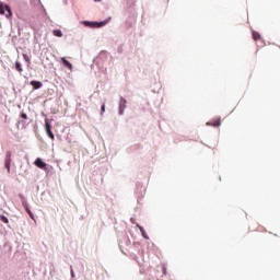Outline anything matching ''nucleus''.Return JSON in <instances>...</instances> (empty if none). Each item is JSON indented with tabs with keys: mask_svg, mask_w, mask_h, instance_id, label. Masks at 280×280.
Returning a JSON list of instances; mask_svg holds the SVG:
<instances>
[{
	"mask_svg": "<svg viewBox=\"0 0 280 280\" xmlns=\"http://www.w3.org/2000/svg\"><path fill=\"white\" fill-rule=\"evenodd\" d=\"M126 104H127L126 98L120 97V102H119V115H124V110H126Z\"/></svg>",
	"mask_w": 280,
	"mask_h": 280,
	"instance_id": "39448f33",
	"label": "nucleus"
},
{
	"mask_svg": "<svg viewBox=\"0 0 280 280\" xmlns=\"http://www.w3.org/2000/svg\"><path fill=\"white\" fill-rule=\"evenodd\" d=\"M34 165H36V167H39V170H45V167H47V163H45L40 158H37L35 160Z\"/></svg>",
	"mask_w": 280,
	"mask_h": 280,
	"instance_id": "20e7f679",
	"label": "nucleus"
},
{
	"mask_svg": "<svg viewBox=\"0 0 280 280\" xmlns=\"http://www.w3.org/2000/svg\"><path fill=\"white\" fill-rule=\"evenodd\" d=\"M140 231L144 240H148V234H145V231L143 230V228H140Z\"/></svg>",
	"mask_w": 280,
	"mask_h": 280,
	"instance_id": "2eb2a0df",
	"label": "nucleus"
},
{
	"mask_svg": "<svg viewBox=\"0 0 280 280\" xmlns=\"http://www.w3.org/2000/svg\"><path fill=\"white\" fill-rule=\"evenodd\" d=\"M252 36L254 40H261V35L257 31H253Z\"/></svg>",
	"mask_w": 280,
	"mask_h": 280,
	"instance_id": "1a4fd4ad",
	"label": "nucleus"
},
{
	"mask_svg": "<svg viewBox=\"0 0 280 280\" xmlns=\"http://www.w3.org/2000/svg\"><path fill=\"white\" fill-rule=\"evenodd\" d=\"M25 211H26V213H32V210H30V207L28 208H25Z\"/></svg>",
	"mask_w": 280,
	"mask_h": 280,
	"instance_id": "a211bd4d",
	"label": "nucleus"
},
{
	"mask_svg": "<svg viewBox=\"0 0 280 280\" xmlns=\"http://www.w3.org/2000/svg\"><path fill=\"white\" fill-rule=\"evenodd\" d=\"M106 113V104H103L101 107V115H104Z\"/></svg>",
	"mask_w": 280,
	"mask_h": 280,
	"instance_id": "4468645a",
	"label": "nucleus"
},
{
	"mask_svg": "<svg viewBox=\"0 0 280 280\" xmlns=\"http://www.w3.org/2000/svg\"><path fill=\"white\" fill-rule=\"evenodd\" d=\"M12 163V152L8 151L5 153V159H4V167L7 168V171L10 173V165Z\"/></svg>",
	"mask_w": 280,
	"mask_h": 280,
	"instance_id": "f03ea898",
	"label": "nucleus"
},
{
	"mask_svg": "<svg viewBox=\"0 0 280 280\" xmlns=\"http://www.w3.org/2000/svg\"><path fill=\"white\" fill-rule=\"evenodd\" d=\"M25 211H26V213H32V210H30V207L28 208H25Z\"/></svg>",
	"mask_w": 280,
	"mask_h": 280,
	"instance_id": "6ab92c4d",
	"label": "nucleus"
},
{
	"mask_svg": "<svg viewBox=\"0 0 280 280\" xmlns=\"http://www.w3.org/2000/svg\"><path fill=\"white\" fill-rule=\"evenodd\" d=\"M221 125H222V121L220 119H217L211 122V126H213L214 128H219V126H221Z\"/></svg>",
	"mask_w": 280,
	"mask_h": 280,
	"instance_id": "9b49d317",
	"label": "nucleus"
},
{
	"mask_svg": "<svg viewBox=\"0 0 280 280\" xmlns=\"http://www.w3.org/2000/svg\"><path fill=\"white\" fill-rule=\"evenodd\" d=\"M22 206L24 207V209H27L28 208L27 201L22 202Z\"/></svg>",
	"mask_w": 280,
	"mask_h": 280,
	"instance_id": "f3484780",
	"label": "nucleus"
},
{
	"mask_svg": "<svg viewBox=\"0 0 280 280\" xmlns=\"http://www.w3.org/2000/svg\"><path fill=\"white\" fill-rule=\"evenodd\" d=\"M15 69L16 71H19L20 73L23 72V67L21 66V63L19 61L15 62Z\"/></svg>",
	"mask_w": 280,
	"mask_h": 280,
	"instance_id": "f8f14e48",
	"label": "nucleus"
},
{
	"mask_svg": "<svg viewBox=\"0 0 280 280\" xmlns=\"http://www.w3.org/2000/svg\"><path fill=\"white\" fill-rule=\"evenodd\" d=\"M21 117H22V119H27V114L22 113V114H21Z\"/></svg>",
	"mask_w": 280,
	"mask_h": 280,
	"instance_id": "dca6fc26",
	"label": "nucleus"
},
{
	"mask_svg": "<svg viewBox=\"0 0 280 280\" xmlns=\"http://www.w3.org/2000/svg\"><path fill=\"white\" fill-rule=\"evenodd\" d=\"M28 215H30L31 220H34V213L30 212Z\"/></svg>",
	"mask_w": 280,
	"mask_h": 280,
	"instance_id": "aec40b11",
	"label": "nucleus"
},
{
	"mask_svg": "<svg viewBox=\"0 0 280 280\" xmlns=\"http://www.w3.org/2000/svg\"><path fill=\"white\" fill-rule=\"evenodd\" d=\"M88 25H90V27H104L106 22H88Z\"/></svg>",
	"mask_w": 280,
	"mask_h": 280,
	"instance_id": "0eeeda50",
	"label": "nucleus"
},
{
	"mask_svg": "<svg viewBox=\"0 0 280 280\" xmlns=\"http://www.w3.org/2000/svg\"><path fill=\"white\" fill-rule=\"evenodd\" d=\"M54 36H56L57 38H62L63 34L62 31L60 30H54L52 31Z\"/></svg>",
	"mask_w": 280,
	"mask_h": 280,
	"instance_id": "9d476101",
	"label": "nucleus"
},
{
	"mask_svg": "<svg viewBox=\"0 0 280 280\" xmlns=\"http://www.w3.org/2000/svg\"><path fill=\"white\" fill-rule=\"evenodd\" d=\"M0 14H5L7 19H11L12 9H10V5L4 4L3 2H0Z\"/></svg>",
	"mask_w": 280,
	"mask_h": 280,
	"instance_id": "f257e3e1",
	"label": "nucleus"
},
{
	"mask_svg": "<svg viewBox=\"0 0 280 280\" xmlns=\"http://www.w3.org/2000/svg\"><path fill=\"white\" fill-rule=\"evenodd\" d=\"M61 62L66 69H69L70 71L73 70V65H71V62H69L65 57H61Z\"/></svg>",
	"mask_w": 280,
	"mask_h": 280,
	"instance_id": "423d86ee",
	"label": "nucleus"
},
{
	"mask_svg": "<svg viewBox=\"0 0 280 280\" xmlns=\"http://www.w3.org/2000/svg\"><path fill=\"white\" fill-rule=\"evenodd\" d=\"M0 220L1 222H3L4 224H10V220H8V218L5 215H0Z\"/></svg>",
	"mask_w": 280,
	"mask_h": 280,
	"instance_id": "ddd939ff",
	"label": "nucleus"
},
{
	"mask_svg": "<svg viewBox=\"0 0 280 280\" xmlns=\"http://www.w3.org/2000/svg\"><path fill=\"white\" fill-rule=\"evenodd\" d=\"M45 130H46V135H48L49 139H51L54 141V139H56V137L54 136V132L51 131V125L49 124L48 120H45Z\"/></svg>",
	"mask_w": 280,
	"mask_h": 280,
	"instance_id": "7ed1b4c3",
	"label": "nucleus"
},
{
	"mask_svg": "<svg viewBox=\"0 0 280 280\" xmlns=\"http://www.w3.org/2000/svg\"><path fill=\"white\" fill-rule=\"evenodd\" d=\"M31 86H33L35 90H38L43 86V83H40V81H31Z\"/></svg>",
	"mask_w": 280,
	"mask_h": 280,
	"instance_id": "6e6552de",
	"label": "nucleus"
}]
</instances>
